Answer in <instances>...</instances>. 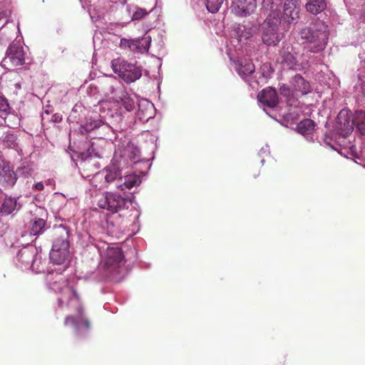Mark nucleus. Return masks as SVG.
<instances>
[{
	"label": "nucleus",
	"mask_w": 365,
	"mask_h": 365,
	"mask_svg": "<svg viewBox=\"0 0 365 365\" xmlns=\"http://www.w3.org/2000/svg\"><path fill=\"white\" fill-rule=\"evenodd\" d=\"M139 216H140V212H138L136 218L138 219L139 217Z\"/></svg>",
	"instance_id": "8fccbe9b"
},
{
	"label": "nucleus",
	"mask_w": 365,
	"mask_h": 365,
	"mask_svg": "<svg viewBox=\"0 0 365 365\" xmlns=\"http://www.w3.org/2000/svg\"><path fill=\"white\" fill-rule=\"evenodd\" d=\"M101 257V263L107 274L115 277L122 273L124 264L122 250L118 247H110L106 243L97 246Z\"/></svg>",
	"instance_id": "39448f33"
},
{
	"label": "nucleus",
	"mask_w": 365,
	"mask_h": 365,
	"mask_svg": "<svg viewBox=\"0 0 365 365\" xmlns=\"http://www.w3.org/2000/svg\"><path fill=\"white\" fill-rule=\"evenodd\" d=\"M24 51L20 45L12 43L7 49L3 62L11 66H21L24 63Z\"/></svg>",
	"instance_id": "2eb2a0df"
},
{
	"label": "nucleus",
	"mask_w": 365,
	"mask_h": 365,
	"mask_svg": "<svg viewBox=\"0 0 365 365\" xmlns=\"http://www.w3.org/2000/svg\"><path fill=\"white\" fill-rule=\"evenodd\" d=\"M18 177L10 162L0 156V188L10 189L16 183Z\"/></svg>",
	"instance_id": "ddd939ff"
},
{
	"label": "nucleus",
	"mask_w": 365,
	"mask_h": 365,
	"mask_svg": "<svg viewBox=\"0 0 365 365\" xmlns=\"http://www.w3.org/2000/svg\"><path fill=\"white\" fill-rule=\"evenodd\" d=\"M230 61H233L235 71L245 81H247V78H248L255 71V66L250 59L237 58L235 60V57L233 55V60Z\"/></svg>",
	"instance_id": "aec40b11"
},
{
	"label": "nucleus",
	"mask_w": 365,
	"mask_h": 365,
	"mask_svg": "<svg viewBox=\"0 0 365 365\" xmlns=\"http://www.w3.org/2000/svg\"><path fill=\"white\" fill-rule=\"evenodd\" d=\"M30 269L35 273H51L52 270H49L46 267V260L42 259L41 255L37 252L34 257V260L30 264Z\"/></svg>",
	"instance_id": "7c9ffc66"
},
{
	"label": "nucleus",
	"mask_w": 365,
	"mask_h": 365,
	"mask_svg": "<svg viewBox=\"0 0 365 365\" xmlns=\"http://www.w3.org/2000/svg\"><path fill=\"white\" fill-rule=\"evenodd\" d=\"M299 18V11L297 8V1L285 0L283 11H281L280 20L283 19L288 24L295 23Z\"/></svg>",
	"instance_id": "5701e85b"
},
{
	"label": "nucleus",
	"mask_w": 365,
	"mask_h": 365,
	"mask_svg": "<svg viewBox=\"0 0 365 365\" xmlns=\"http://www.w3.org/2000/svg\"><path fill=\"white\" fill-rule=\"evenodd\" d=\"M150 42V36H146L135 39L121 38L119 45L122 48H128L134 53H143L148 51Z\"/></svg>",
	"instance_id": "4468645a"
},
{
	"label": "nucleus",
	"mask_w": 365,
	"mask_h": 365,
	"mask_svg": "<svg viewBox=\"0 0 365 365\" xmlns=\"http://www.w3.org/2000/svg\"><path fill=\"white\" fill-rule=\"evenodd\" d=\"M103 175V173L101 170L91 174L90 178H85V179H87L90 185L96 190L108 189Z\"/></svg>",
	"instance_id": "c756f323"
},
{
	"label": "nucleus",
	"mask_w": 365,
	"mask_h": 365,
	"mask_svg": "<svg viewBox=\"0 0 365 365\" xmlns=\"http://www.w3.org/2000/svg\"><path fill=\"white\" fill-rule=\"evenodd\" d=\"M261 163H262V164H264V158H262V159L261 160Z\"/></svg>",
	"instance_id": "de8ad7c7"
},
{
	"label": "nucleus",
	"mask_w": 365,
	"mask_h": 365,
	"mask_svg": "<svg viewBox=\"0 0 365 365\" xmlns=\"http://www.w3.org/2000/svg\"><path fill=\"white\" fill-rule=\"evenodd\" d=\"M62 120V117L58 113H55L50 118V122L58 123Z\"/></svg>",
	"instance_id": "a19ab883"
},
{
	"label": "nucleus",
	"mask_w": 365,
	"mask_h": 365,
	"mask_svg": "<svg viewBox=\"0 0 365 365\" xmlns=\"http://www.w3.org/2000/svg\"><path fill=\"white\" fill-rule=\"evenodd\" d=\"M37 254V248L28 245L21 249L15 258L16 264L22 269H30V264Z\"/></svg>",
	"instance_id": "dca6fc26"
},
{
	"label": "nucleus",
	"mask_w": 365,
	"mask_h": 365,
	"mask_svg": "<svg viewBox=\"0 0 365 365\" xmlns=\"http://www.w3.org/2000/svg\"><path fill=\"white\" fill-rule=\"evenodd\" d=\"M4 16V14L0 12V20Z\"/></svg>",
	"instance_id": "49530a36"
},
{
	"label": "nucleus",
	"mask_w": 365,
	"mask_h": 365,
	"mask_svg": "<svg viewBox=\"0 0 365 365\" xmlns=\"http://www.w3.org/2000/svg\"><path fill=\"white\" fill-rule=\"evenodd\" d=\"M280 19L267 17L263 26L262 41L267 46H276L282 38L279 31Z\"/></svg>",
	"instance_id": "9b49d317"
},
{
	"label": "nucleus",
	"mask_w": 365,
	"mask_h": 365,
	"mask_svg": "<svg viewBox=\"0 0 365 365\" xmlns=\"http://www.w3.org/2000/svg\"><path fill=\"white\" fill-rule=\"evenodd\" d=\"M233 7L236 15L247 16L255 11L257 3L256 0H235Z\"/></svg>",
	"instance_id": "4be33fe9"
},
{
	"label": "nucleus",
	"mask_w": 365,
	"mask_h": 365,
	"mask_svg": "<svg viewBox=\"0 0 365 365\" xmlns=\"http://www.w3.org/2000/svg\"><path fill=\"white\" fill-rule=\"evenodd\" d=\"M279 93L281 96L285 97L287 98V102L290 101L289 98L291 95V91L289 87L285 85L282 86L279 88Z\"/></svg>",
	"instance_id": "4c0bfd02"
},
{
	"label": "nucleus",
	"mask_w": 365,
	"mask_h": 365,
	"mask_svg": "<svg viewBox=\"0 0 365 365\" xmlns=\"http://www.w3.org/2000/svg\"><path fill=\"white\" fill-rule=\"evenodd\" d=\"M48 227L45 220L35 217L30 222L29 233L33 236H38L43 234Z\"/></svg>",
	"instance_id": "c85d7f7f"
},
{
	"label": "nucleus",
	"mask_w": 365,
	"mask_h": 365,
	"mask_svg": "<svg viewBox=\"0 0 365 365\" xmlns=\"http://www.w3.org/2000/svg\"><path fill=\"white\" fill-rule=\"evenodd\" d=\"M111 67L126 83H132L139 79L142 76L141 70L135 64L128 63L123 58H118L111 61Z\"/></svg>",
	"instance_id": "1a4fd4ad"
},
{
	"label": "nucleus",
	"mask_w": 365,
	"mask_h": 365,
	"mask_svg": "<svg viewBox=\"0 0 365 365\" xmlns=\"http://www.w3.org/2000/svg\"><path fill=\"white\" fill-rule=\"evenodd\" d=\"M93 144L88 148L86 153H81V160L79 164V170L83 178H90L91 174L95 173L99 168L100 164L96 160V157L99 158L96 153L93 156Z\"/></svg>",
	"instance_id": "f8f14e48"
},
{
	"label": "nucleus",
	"mask_w": 365,
	"mask_h": 365,
	"mask_svg": "<svg viewBox=\"0 0 365 365\" xmlns=\"http://www.w3.org/2000/svg\"><path fill=\"white\" fill-rule=\"evenodd\" d=\"M102 172L108 189L115 188L125 192L141 182L140 178L137 175L123 176L122 168L115 160H112L110 164L102 170Z\"/></svg>",
	"instance_id": "7ed1b4c3"
},
{
	"label": "nucleus",
	"mask_w": 365,
	"mask_h": 365,
	"mask_svg": "<svg viewBox=\"0 0 365 365\" xmlns=\"http://www.w3.org/2000/svg\"><path fill=\"white\" fill-rule=\"evenodd\" d=\"M352 120L356 130L361 135H365V112L363 110H356L352 115Z\"/></svg>",
	"instance_id": "72a5a7b5"
},
{
	"label": "nucleus",
	"mask_w": 365,
	"mask_h": 365,
	"mask_svg": "<svg viewBox=\"0 0 365 365\" xmlns=\"http://www.w3.org/2000/svg\"><path fill=\"white\" fill-rule=\"evenodd\" d=\"M91 280H97L96 274L95 272L92 273L91 275L88 277Z\"/></svg>",
	"instance_id": "c03bdc74"
},
{
	"label": "nucleus",
	"mask_w": 365,
	"mask_h": 365,
	"mask_svg": "<svg viewBox=\"0 0 365 365\" xmlns=\"http://www.w3.org/2000/svg\"><path fill=\"white\" fill-rule=\"evenodd\" d=\"M292 47L284 45L279 51L277 62L281 63L284 68L299 70L301 65L298 63L296 57L292 53Z\"/></svg>",
	"instance_id": "f3484780"
},
{
	"label": "nucleus",
	"mask_w": 365,
	"mask_h": 365,
	"mask_svg": "<svg viewBox=\"0 0 365 365\" xmlns=\"http://www.w3.org/2000/svg\"><path fill=\"white\" fill-rule=\"evenodd\" d=\"M305 7L308 12L317 15L326 9L327 0H307Z\"/></svg>",
	"instance_id": "2f4dec72"
},
{
	"label": "nucleus",
	"mask_w": 365,
	"mask_h": 365,
	"mask_svg": "<svg viewBox=\"0 0 365 365\" xmlns=\"http://www.w3.org/2000/svg\"><path fill=\"white\" fill-rule=\"evenodd\" d=\"M103 95L109 98V102L100 106V116L114 125L122 122L125 112H130L135 108V101L125 91L115 78H106L101 83Z\"/></svg>",
	"instance_id": "f257e3e1"
},
{
	"label": "nucleus",
	"mask_w": 365,
	"mask_h": 365,
	"mask_svg": "<svg viewBox=\"0 0 365 365\" xmlns=\"http://www.w3.org/2000/svg\"><path fill=\"white\" fill-rule=\"evenodd\" d=\"M135 103H138V112L137 117L142 122H148L150 118H153L155 115V107L154 105L147 99L138 100L136 96L133 97Z\"/></svg>",
	"instance_id": "6ab92c4d"
},
{
	"label": "nucleus",
	"mask_w": 365,
	"mask_h": 365,
	"mask_svg": "<svg viewBox=\"0 0 365 365\" xmlns=\"http://www.w3.org/2000/svg\"><path fill=\"white\" fill-rule=\"evenodd\" d=\"M34 168L32 165L29 163H22L16 170V176H21L24 178H28L32 175Z\"/></svg>",
	"instance_id": "f704fd0d"
},
{
	"label": "nucleus",
	"mask_w": 365,
	"mask_h": 365,
	"mask_svg": "<svg viewBox=\"0 0 365 365\" xmlns=\"http://www.w3.org/2000/svg\"><path fill=\"white\" fill-rule=\"evenodd\" d=\"M291 83L296 91L300 92L302 95L309 92V83L304 79L299 74H297L293 78Z\"/></svg>",
	"instance_id": "473e14b6"
},
{
	"label": "nucleus",
	"mask_w": 365,
	"mask_h": 365,
	"mask_svg": "<svg viewBox=\"0 0 365 365\" xmlns=\"http://www.w3.org/2000/svg\"><path fill=\"white\" fill-rule=\"evenodd\" d=\"M351 150H354V149L355 150V148L354 146H351Z\"/></svg>",
	"instance_id": "09e8293b"
},
{
	"label": "nucleus",
	"mask_w": 365,
	"mask_h": 365,
	"mask_svg": "<svg viewBox=\"0 0 365 365\" xmlns=\"http://www.w3.org/2000/svg\"><path fill=\"white\" fill-rule=\"evenodd\" d=\"M44 123V121H43ZM45 122H50V116L49 115H46V120Z\"/></svg>",
	"instance_id": "a18cd8bd"
},
{
	"label": "nucleus",
	"mask_w": 365,
	"mask_h": 365,
	"mask_svg": "<svg viewBox=\"0 0 365 365\" xmlns=\"http://www.w3.org/2000/svg\"><path fill=\"white\" fill-rule=\"evenodd\" d=\"M9 109V103L6 98L0 95V112H6Z\"/></svg>",
	"instance_id": "58836bf2"
},
{
	"label": "nucleus",
	"mask_w": 365,
	"mask_h": 365,
	"mask_svg": "<svg viewBox=\"0 0 365 365\" xmlns=\"http://www.w3.org/2000/svg\"><path fill=\"white\" fill-rule=\"evenodd\" d=\"M259 157H264V155H267L269 154V148L268 145H265L261 148L259 152Z\"/></svg>",
	"instance_id": "ea45409f"
},
{
	"label": "nucleus",
	"mask_w": 365,
	"mask_h": 365,
	"mask_svg": "<svg viewBox=\"0 0 365 365\" xmlns=\"http://www.w3.org/2000/svg\"><path fill=\"white\" fill-rule=\"evenodd\" d=\"M230 61H233L235 71L245 81H247V78H248L255 71V66L250 59L237 58L235 60V57L233 55V60Z\"/></svg>",
	"instance_id": "412c9836"
},
{
	"label": "nucleus",
	"mask_w": 365,
	"mask_h": 365,
	"mask_svg": "<svg viewBox=\"0 0 365 365\" xmlns=\"http://www.w3.org/2000/svg\"><path fill=\"white\" fill-rule=\"evenodd\" d=\"M314 122L311 119L307 118L297 124V130L307 140L312 142L314 140Z\"/></svg>",
	"instance_id": "cd10ccee"
},
{
	"label": "nucleus",
	"mask_w": 365,
	"mask_h": 365,
	"mask_svg": "<svg viewBox=\"0 0 365 365\" xmlns=\"http://www.w3.org/2000/svg\"><path fill=\"white\" fill-rule=\"evenodd\" d=\"M284 0H263L262 8L266 11L267 17L279 18L281 16V6Z\"/></svg>",
	"instance_id": "bb28decb"
},
{
	"label": "nucleus",
	"mask_w": 365,
	"mask_h": 365,
	"mask_svg": "<svg viewBox=\"0 0 365 365\" xmlns=\"http://www.w3.org/2000/svg\"><path fill=\"white\" fill-rule=\"evenodd\" d=\"M46 115H50V113L48 110H45L42 115H41V120L42 121H45L46 120Z\"/></svg>",
	"instance_id": "37998d69"
},
{
	"label": "nucleus",
	"mask_w": 365,
	"mask_h": 365,
	"mask_svg": "<svg viewBox=\"0 0 365 365\" xmlns=\"http://www.w3.org/2000/svg\"><path fill=\"white\" fill-rule=\"evenodd\" d=\"M257 98L259 102L264 106L263 109L264 110L265 106L272 108H274L279 102L277 91L272 88L264 89L258 94Z\"/></svg>",
	"instance_id": "b1692460"
},
{
	"label": "nucleus",
	"mask_w": 365,
	"mask_h": 365,
	"mask_svg": "<svg viewBox=\"0 0 365 365\" xmlns=\"http://www.w3.org/2000/svg\"><path fill=\"white\" fill-rule=\"evenodd\" d=\"M63 286L59 287L54 282L52 289L58 291L61 297L58 298V305L60 308L65 306L76 310V314L66 317L64 324L71 327L76 336H84L90 329V323L83 314V307L76 290L63 282Z\"/></svg>",
	"instance_id": "f03ea898"
},
{
	"label": "nucleus",
	"mask_w": 365,
	"mask_h": 365,
	"mask_svg": "<svg viewBox=\"0 0 365 365\" xmlns=\"http://www.w3.org/2000/svg\"><path fill=\"white\" fill-rule=\"evenodd\" d=\"M337 123L339 124V133L343 138L346 137L352 133L354 124L352 120V115L348 110H341L337 116Z\"/></svg>",
	"instance_id": "a211bd4d"
},
{
	"label": "nucleus",
	"mask_w": 365,
	"mask_h": 365,
	"mask_svg": "<svg viewBox=\"0 0 365 365\" xmlns=\"http://www.w3.org/2000/svg\"><path fill=\"white\" fill-rule=\"evenodd\" d=\"M33 187L38 191L43 190L44 188V185L42 182H36L34 185Z\"/></svg>",
	"instance_id": "79ce46f5"
},
{
	"label": "nucleus",
	"mask_w": 365,
	"mask_h": 365,
	"mask_svg": "<svg viewBox=\"0 0 365 365\" xmlns=\"http://www.w3.org/2000/svg\"><path fill=\"white\" fill-rule=\"evenodd\" d=\"M97 205L111 213L120 212L125 210H137L138 203L134 198L125 197L116 192H106L97 201Z\"/></svg>",
	"instance_id": "423d86ee"
},
{
	"label": "nucleus",
	"mask_w": 365,
	"mask_h": 365,
	"mask_svg": "<svg viewBox=\"0 0 365 365\" xmlns=\"http://www.w3.org/2000/svg\"><path fill=\"white\" fill-rule=\"evenodd\" d=\"M17 199L11 196L0 197V216L12 215L14 211L19 210L17 207Z\"/></svg>",
	"instance_id": "a878e982"
},
{
	"label": "nucleus",
	"mask_w": 365,
	"mask_h": 365,
	"mask_svg": "<svg viewBox=\"0 0 365 365\" xmlns=\"http://www.w3.org/2000/svg\"><path fill=\"white\" fill-rule=\"evenodd\" d=\"M253 29L245 25L237 24L233 26L231 32V37L227 44V55L230 60H233L232 51H240L242 49L245 41L253 34Z\"/></svg>",
	"instance_id": "6e6552de"
},
{
	"label": "nucleus",
	"mask_w": 365,
	"mask_h": 365,
	"mask_svg": "<svg viewBox=\"0 0 365 365\" xmlns=\"http://www.w3.org/2000/svg\"><path fill=\"white\" fill-rule=\"evenodd\" d=\"M0 147L2 149L9 148L14 150L19 155H22V149L19 145L16 135L11 133H5L0 138Z\"/></svg>",
	"instance_id": "393cba45"
},
{
	"label": "nucleus",
	"mask_w": 365,
	"mask_h": 365,
	"mask_svg": "<svg viewBox=\"0 0 365 365\" xmlns=\"http://www.w3.org/2000/svg\"><path fill=\"white\" fill-rule=\"evenodd\" d=\"M129 12L133 11L132 14V20H140L142 18H143L145 16L148 14L149 12H148L145 9L139 8L138 6H135L132 8L131 6L128 7Z\"/></svg>",
	"instance_id": "e433bc0d"
},
{
	"label": "nucleus",
	"mask_w": 365,
	"mask_h": 365,
	"mask_svg": "<svg viewBox=\"0 0 365 365\" xmlns=\"http://www.w3.org/2000/svg\"><path fill=\"white\" fill-rule=\"evenodd\" d=\"M300 36L305 40V46L309 51L316 53L322 51L329 37L328 26L318 20L309 27L302 29Z\"/></svg>",
	"instance_id": "20e7f679"
},
{
	"label": "nucleus",
	"mask_w": 365,
	"mask_h": 365,
	"mask_svg": "<svg viewBox=\"0 0 365 365\" xmlns=\"http://www.w3.org/2000/svg\"><path fill=\"white\" fill-rule=\"evenodd\" d=\"M86 113L87 110L82 106L76 104L68 117L70 121L76 122L79 125V130L81 133L90 132L105 124L101 119L87 118Z\"/></svg>",
	"instance_id": "0eeeda50"
},
{
	"label": "nucleus",
	"mask_w": 365,
	"mask_h": 365,
	"mask_svg": "<svg viewBox=\"0 0 365 365\" xmlns=\"http://www.w3.org/2000/svg\"><path fill=\"white\" fill-rule=\"evenodd\" d=\"M224 0H205L207 9L209 12L215 14L219 11Z\"/></svg>",
	"instance_id": "c9c22d12"
},
{
	"label": "nucleus",
	"mask_w": 365,
	"mask_h": 365,
	"mask_svg": "<svg viewBox=\"0 0 365 365\" xmlns=\"http://www.w3.org/2000/svg\"><path fill=\"white\" fill-rule=\"evenodd\" d=\"M63 233L53 241L50 252V260L56 264H63L69 255L68 233L66 230H63Z\"/></svg>",
	"instance_id": "9d476101"
}]
</instances>
